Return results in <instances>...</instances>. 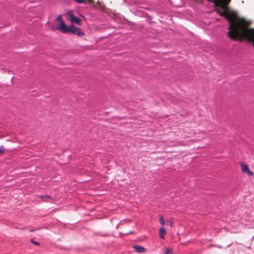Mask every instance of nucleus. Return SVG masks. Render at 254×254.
<instances>
[{
    "instance_id": "obj_1",
    "label": "nucleus",
    "mask_w": 254,
    "mask_h": 254,
    "mask_svg": "<svg viewBox=\"0 0 254 254\" xmlns=\"http://www.w3.org/2000/svg\"><path fill=\"white\" fill-rule=\"evenodd\" d=\"M66 32H63V33H67L69 32H72L73 34L77 35L79 37H82L84 35V34L82 32L79 28L75 27L73 25L67 26Z\"/></svg>"
},
{
    "instance_id": "obj_2",
    "label": "nucleus",
    "mask_w": 254,
    "mask_h": 254,
    "mask_svg": "<svg viewBox=\"0 0 254 254\" xmlns=\"http://www.w3.org/2000/svg\"><path fill=\"white\" fill-rule=\"evenodd\" d=\"M56 20L60 22L59 26L57 28V29L62 32H66L67 30H68L67 26L65 25L64 21L63 20L62 16L59 15L56 18Z\"/></svg>"
},
{
    "instance_id": "obj_3",
    "label": "nucleus",
    "mask_w": 254,
    "mask_h": 254,
    "mask_svg": "<svg viewBox=\"0 0 254 254\" xmlns=\"http://www.w3.org/2000/svg\"><path fill=\"white\" fill-rule=\"evenodd\" d=\"M240 166L241 167L242 171L243 173L247 174L250 176H253L254 174L253 172L250 170L248 166L245 164L241 163Z\"/></svg>"
},
{
    "instance_id": "obj_4",
    "label": "nucleus",
    "mask_w": 254,
    "mask_h": 254,
    "mask_svg": "<svg viewBox=\"0 0 254 254\" xmlns=\"http://www.w3.org/2000/svg\"><path fill=\"white\" fill-rule=\"evenodd\" d=\"M68 15V19L72 22H75L78 25L81 24V20L78 17L73 15L70 12H67L66 14Z\"/></svg>"
},
{
    "instance_id": "obj_5",
    "label": "nucleus",
    "mask_w": 254,
    "mask_h": 254,
    "mask_svg": "<svg viewBox=\"0 0 254 254\" xmlns=\"http://www.w3.org/2000/svg\"><path fill=\"white\" fill-rule=\"evenodd\" d=\"M133 248L135 252L139 253H144L145 252V248L141 246H134L133 247Z\"/></svg>"
},
{
    "instance_id": "obj_6",
    "label": "nucleus",
    "mask_w": 254,
    "mask_h": 254,
    "mask_svg": "<svg viewBox=\"0 0 254 254\" xmlns=\"http://www.w3.org/2000/svg\"><path fill=\"white\" fill-rule=\"evenodd\" d=\"M159 236L160 238L165 239L164 235L166 233V230L163 227H161L159 230Z\"/></svg>"
},
{
    "instance_id": "obj_7",
    "label": "nucleus",
    "mask_w": 254,
    "mask_h": 254,
    "mask_svg": "<svg viewBox=\"0 0 254 254\" xmlns=\"http://www.w3.org/2000/svg\"><path fill=\"white\" fill-rule=\"evenodd\" d=\"M159 222L162 226H164L165 225V221L163 216L161 215H159Z\"/></svg>"
},
{
    "instance_id": "obj_8",
    "label": "nucleus",
    "mask_w": 254,
    "mask_h": 254,
    "mask_svg": "<svg viewBox=\"0 0 254 254\" xmlns=\"http://www.w3.org/2000/svg\"><path fill=\"white\" fill-rule=\"evenodd\" d=\"M165 221H166L167 225H168L170 226L171 227L173 226V223L172 219H166Z\"/></svg>"
},
{
    "instance_id": "obj_9",
    "label": "nucleus",
    "mask_w": 254,
    "mask_h": 254,
    "mask_svg": "<svg viewBox=\"0 0 254 254\" xmlns=\"http://www.w3.org/2000/svg\"><path fill=\"white\" fill-rule=\"evenodd\" d=\"M172 253V249L167 248L165 250L164 254H171Z\"/></svg>"
},
{
    "instance_id": "obj_10",
    "label": "nucleus",
    "mask_w": 254,
    "mask_h": 254,
    "mask_svg": "<svg viewBox=\"0 0 254 254\" xmlns=\"http://www.w3.org/2000/svg\"><path fill=\"white\" fill-rule=\"evenodd\" d=\"M5 151V149L3 146H0V153H3Z\"/></svg>"
},
{
    "instance_id": "obj_11",
    "label": "nucleus",
    "mask_w": 254,
    "mask_h": 254,
    "mask_svg": "<svg viewBox=\"0 0 254 254\" xmlns=\"http://www.w3.org/2000/svg\"><path fill=\"white\" fill-rule=\"evenodd\" d=\"M40 197L43 199L45 198H51V197L49 195H41Z\"/></svg>"
},
{
    "instance_id": "obj_12",
    "label": "nucleus",
    "mask_w": 254,
    "mask_h": 254,
    "mask_svg": "<svg viewBox=\"0 0 254 254\" xmlns=\"http://www.w3.org/2000/svg\"><path fill=\"white\" fill-rule=\"evenodd\" d=\"M31 242H32L33 244H34V245H37V246L39 245V243L38 242H36V241H34V240H33V239H32V240H31Z\"/></svg>"
},
{
    "instance_id": "obj_13",
    "label": "nucleus",
    "mask_w": 254,
    "mask_h": 254,
    "mask_svg": "<svg viewBox=\"0 0 254 254\" xmlns=\"http://www.w3.org/2000/svg\"><path fill=\"white\" fill-rule=\"evenodd\" d=\"M76 2H78V3H82L84 2V1L83 0H74Z\"/></svg>"
}]
</instances>
